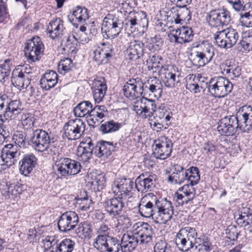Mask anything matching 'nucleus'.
Instances as JSON below:
<instances>
[{"label": "nucleus", "instance_id": "nucleus-26", "mask_svg": "<svg viewBox=\"0 0 252 252\" xmlns=\"http://www.w3.org/2000/svg\"><path fill=\"white\" fill-rule=\"evenodd\" d=\"M162 69L164 71L162 81L166 87L172 88L180 82V74L178 67L173 65H168Z\"/></svg>", "mask_w": 252, "mask_h": 252}, {"label": "nucleus", "instance_id": "nucleus-27", "mask_svg": "<svg viewBox=\"0 0 252 252\" xmlns=\"http://www.w3.org/2000/svg\"><path fill=\"white\" fill-rule=\"evenodd\" d=\"M204 78H202L199 74L197 77L193 74L188 75L186 80L187 89L194 93H197L201 91H204L206 88L208 89L209 82L204 83Z\"/></svg>", "mask_w": 252, "mask_h": 252}, {"label": "nucleus", "instance_id": "nucleus-4", "mask_svg": "<svg viewBox=\"0 0 252 252\" xmlns=\"http://www.w3.org/2000/svg\"><path fill=\"white\" fill-rule=\"evenodd\" d=\"M197 232L194 227L186 226L181 229L176 236L175 242L180 251L187 252L191 250L196 240Z\"/></svg>", "mask_w": 252, "mask_h": 252}, {"label": "nucleus", "instance_id": "nucleus-3", "mask_svg": "<svg viewBox=\"0 0 252 252\" xmlns=\"http://www.w3.org/2000/svg\"><path fill=\"white\" fill-rule=\"evenodd\" d=\"M214 51L212 44L203 42L195 47V50L190 55L189 60L198 67L204 66L212 60Z\"/></svg>", "mask_w": 252, "mask_h": 252}, {"label": "nucleus", "instance_id": "nucleus-60", "mask_svg": "<svg viewBox=\"0 0 252 252\" xmlns=\"http://www.w3.org/2000/svg\"><path fill=\"white\" fill-rule=\"evenodd\" d=\"M226 32H228L227 37L228 38L227 42L229 44V48L235 45L239 38L238 32L232 28H227L225 29Z\"/></svg>", "mask_w": 252, "mask_h": 252}, {"label": "nucleus", "instance_id": "nucleus-53", "mask_svg": "<svg viewBox=\"0 0 252 252\" xmlns=\"http://www.w3.org/2000/svg\"><path fill=\"white\" fill-rule=\"evenodd\" d=\"M240 44L245 50H252V29L244 33Z\"/></svg>", "mask_w": 252, "mask_h": 252}, {"label": "nucleus", "instance_id": "nucleus-15", "mask_svg": "<svg viewBox=\"0 0 252 252\" xmlns=\"http://www.w3.org/2000/svg\"><path fill=\"white\" fill-rule=\"evenodd\" d=\"M159 198L153 193H149L143 196L138 204L139 214L145 218L151 217L153 219Z\"/></svg>", "mask_w": 252, "mask_h": 252}, {"label": "nucleus", "instance_id": "nucleus-21", "mask_svg": "<svg viewBox=\"0 0 252 252\" xmlns=\"http://www.w3.org/2000/svg\"><path fill=\"white\" fill-rule=\"evenodd\" d=\"M94 247L102 252H119L120 250V243L116 237H108L105 238L101 237L98 241L94 242Z\"/></svg>", "mask_w": 252, "mask_h": 252}, {"label": "nucleus", "instance_id": "nucleus-30", "mask_svg": "<svg viewBox=\"0 0 252 252\" xmlns=\"http://www.w3.org/2000/svg\"><path fill=\"white\" fill-rule=\"evenodd\" d=\"M133 231L140 244H147L152 240L153 229L148 223H143Z\"/></svg>", "mask_w": 252, "mask_h": 252}, {"label": "nucleus", "instance_id": "nucleus-59", "mask_svg": "<svg viewBox=\"0 0 252 252\" xmlns=\"http://www.w3.org/2000/svg\"><path fill=\"white\" fill-rule=\"evenodd\" d=\"M12 61L11 60H5L4 63L0 65V75L2 80H5L10 74Z\"/></svg>", "mask_w": 252, "mask_h": 252}, {"label": "nucleus", "instance_id": "nucleus-50", "mask_svg": "<svg viewBox=\"0 0 252 252\" xmlns=\"http://www.w3.org/2000/svg\"><path fill=\"white\" fill-rule=\"evenodd\" d=\"M76 203L79 205L78 208L82 211H86L89 209L92 202L89 199L87 192L85 190L81 191L79 195L75 197Z\"/></svg>", "mask_w": 252, "mask_h": 252}, {"label": "nucleus", "instance_id": "nucleus-13", "mask_svg": "<svg viewBox=\"0 0 252 252\" xmlns=\"http://www.w3.org/2000/svg\"><path fill=\"white\" fill-rule=\"evenodd\" d=\"M85 126V123L82 119H71L63 126L64 136L69 140L78 139L84 134Z\"/></svg>", "mask_w": 252, "mask_h": 252}, {"label": "nucleus", "instance_id": "nucleus-33", "mask_svg": "<svg viewBox=\"0 0 252 252\" xmlns=\"http://www.w3.org/2000/svg\"><path fill=\"white\" fill-rule=\"evenodd\" d=\"M117 145L111 142L98 141L94 146V155L98 158H105L115 151Z\"/></svg>", "mask_w": 252, "mask_h": 252}, {"label": "nucleus", "instance_id": "nucleus-62", "mask_svg": "<svg viewBox=\"0 0 252 252\" xmlns=\"http://www.w3.org/2000/svg\"><path fill=\"white\" fill-rule=\"evenodd\" d=\"M77 230L78 234L83 235L85 237H91L92 233L91 224L86 221L81 222L79 224Z\"/></svg>", "mask_w": 252, "mask_h": 252}, {"label": "nucleus", "instance_id": "nucleus-49", "mask_svg": "<svg viewBox=\"0 0 252 252\" xmlns=\"http://www.w3.org/2000/svg\"><path fill=\"white\" fill-rule=\"evenodd\" d=\"M225 29L220 31H218L214 35L215 43L219 47L225 49L229 48V44L227 42L228 38Z\"/></svg>", "mask_w": 252, "mask_h": 252}, {"label": "nucleus", "instance_id": "nucleus-6", "mask_svg": "<svg viewBox=\"0 0 252 252\" xmlns=\"http://www.w3.org/2000/svg\"><path fill=\"white\" fill-rule=\"evenodd\" d=\"M233 88V85L227 78L218 76L210 79L208 91L213 96L221 98L231 93Z\"/></svg>", "mask_w": 252, "mask_h": 252}, {"label": "nucleus", "instance_id": "nucleus-57", "mask_svg": "<svg viewBox=\"0 0 252 252\" xmlns=\"http://www.w3.org/2000/svg\"><path fill=\"white\" fill-rule=\"evenodd\" d=\"M73 66L72 61L68 58L61 60L58 64V69L61 74H65L70 71Z\"/></svg>", "mask_w": 252, "mask_h": 252}, {"label": "nucleus", "instance_id": "nucleus-7", "mask_svg": "<svg viewBox=\"0 0 252 252\" xmlns=\"http://www.w3.org/2000/svg\"><path fill=\"white\" fill-rule=\"evenodd\" d=\"M123 24L118 16L113 14H107L103 19L101 26L103 37L108 39L117 37L121 32Z\"/></svg>", "mask_w": 252, "mask_h": 252}, {"label": "nucleus", "instance_id": "nucleus-36", "mask_svg": "<svg viewBox=\"0 0 252 252\" xmlns=\"http://www.w3.org/2000/svg\"><path fill=\"white\" fill-rule=\"evenodd\" d=\"M8 104L4 109V118L6 120L12 119L21 113L23 108L19 100H11L9 97Z\"/></svg>", "mask_w": 252, "mask_h": 252}, {"label": "nucleus", "instance_id": "nucleus-9", "mask_svg": "<svg viewBox=\"0 0 252 252\" xmlns=\"http://www.w3.org/2000/svg\"><path fill=\"white\" fill-rule=\"evenodd\" d=\"M55 236H48L44 240V252H72L75 243L70 239L65 238L58 244Z\"/></svg>", "mask_w": 252, "mask_h": 252}, {"label": "nucleus", "instance_id": "nucleus-31", "mask_svg": "<svg viewBox=\"0 0 252 252\" xmlns=\"http://www.w3.org/2000/svg\"><path fill=\"white\" fill-rule=\"evenodd\" d=\"M20 154V149L16 145L12 144H6L1 151V158L4 162L1 165L10 166L13 163L11 159L18 158Z\"/></svg>", "mask_w": 252, "mask_h": 252}, {"label": "nucleus", "instance_id": "nucleus-16", "mask_svg": "<svg viewBox=\"0 0 252 252\" xmlns=\"http://www.w3.org/2000/svg\"><path fill=\"white\" fill-rule=\"evenodd\" d=\"M236 121L238 128L242 131L249 130L252 128V107L244 105L240 107L237 111L236 116H233Z\"/></svg>", "mask_w": 252, "mask_h": 252}, {"label": "nucleus", "instance_id": "nucleus-37", "mask_svg": "<svg viewBox=\"0 0 252 252\" xmlns=\"http://www.w3.org/2000/svg\"><path fill=\"white\" fill-rule=\"evenodd\" d=\"M31 76H25L19 68L16 67L12 72L11 81L12 84L18 88H26L30 83Z\"/></svg>", "mask_w": 252, "mask_h": 252}, {"label": "nucleus", "instance_id": "nucleus-19", "mask_svg": "<svg viewBox=\"0 0 252 252\" xmlns=\"http://www.w3.org/2000/svg\"><path fill=\"white\" fill-rule=\"evenodd\" d=\"M78 214L74 211H67L62 214L58 221L59 230L66 232L73 230L79 223Z\"/></svg>", "mask_w": 252, "mask_h": 252}, {"label": "nucleus", "instance_id": "nucleus-51", "mask_svg": "<svg viewBox=\"0 0 252 252\" xmlns=\"http://www.w3.org/2000/svg\"><path fill=\"white\" fill-rule=\"evenodd\" d=\"M147 45L146 48L149 51L158 50L163 44V40L159 35H155L148 38L147 39Z\"/></svg>", "mask_w": 252, "mask_h": 252}, {"label": "nucleus", "instance_id": "nucleus-14", "mask_svg": "<svg viewBox=\"0 0 252 252\" xmlns=\"http://www.w3.org/2000/svg\"><path fill=\"white\" fill-rule=\"evenodd\" d=\"M153 147L154 157L164 160L170 156L173 149V143L168 137L161 136L154 140Z\"/></svg>", "mask_w": 252, "mask_h": 252}, {"label": "nucleus", "instance_id": "nucleus-35", "mask_svg": "<svg viewBox=\"0 0 252 252\" xmlns=\"http://www.w3.org/2000/svg\"><path fill=\"white\" fill-rule=\"evenodd\" d=\"M64 30L63 21L60 18H56L49 22L46 31L48 36L54 39L62 35Z\"/></svg>", "mask_w": 252, "mask_h": 252}, {"label": "nucleus", "instance_id": "nucleus-61", "mask_svg": "<svg viewBox=\"0 0 252 252\" xmlns=\"http://www.w3.org/2000/svg\"><path fill=\"white\" fill-rule=\"evenodd\" d=\"M96 231L98 235L94 239V242L98 241L99 238L101 237H104L105 238L110 237L109 235L110 228L106 224L103 223L99 224L97 227L96 228Z\"/></svg>", "mask_w": 252, "mask_h": 252}, {"label": "nucleus", "instance_id": "nucleus-24", "mask_svg": "<svg viewBox=\"0 0 252 252\" xmlns=\"http://www.w3.org/2000/svg\"><path fill=\"white\" fill-rule=\"evenodd\" d=\"M238 126L235 118L232 115L222 118L220 121L217 129L221 135L228 136L236 133L239 129Z\"/></svg>", "mask_w": 252, "mask_h": 252}, {"label": "nucleus", "instance_id": "nucleus-20", "mask_svg": "<svg viewBox=\"0 0 252 252\" xmlns=\"http://www.w3.org/2000/svg\"><path fill=\"white\" fill-rule=\"evenodd\" d=\"M105 211L112 219L120 215L124 207L123 198L120 196L107 198L103 202Z\"/></svg>", "mask_w": 252, "mask_h": 252}, {"label": "nucleus", "instance_id": "nucleus-45", "mask_svg": "<svg viewBox=\"0 0 252 252\" xmlns=\"http://www.w3.org/2000/svg\"><path fill=\"white\" fill-rule=\"evenodd\" d=\"M72 20L80 24H85L89 18V11L85 7L76 6L71 15Z\"/></svg>", "mask_w": 252, "mask_h": 252}, {"label": "nucleus", "instance_id": "nucleus-22", "mask_svg": "<svg viewBox=\"0 0 252 252\" xmlns=\"http://www.w3.org/2000/svg\"><path fill=\"white\" fill-rule=\"evenodd\" d=\"M95 61L101 64L109 63L115 56V53L113 45L109 43H102L94 52Z\"/></svg>", "mask_w": 252, "mask_h": 252}, {"label": "nucleus", "instance_id": "nucleus-58", "mask_svg": "<svg viewBox=\"0 0 252 252\" xmlns=\"http://www.w3.org/2000/svg\"><path fill=\"white\" fill-rule=\"evenodd\" d=\"M188 170L178 173L177 174H174L173 176H169L168 181L174 185H181L183 184L188 178Z\"/></svg>", "mask_w": 252, "mask_h": 252}, {"label": "nucleus", "instance_id": "nucleus-34", "mask_svg": "<svg viewBox=\"0 0 252 252\" xmlns=\"http://www.w3.org/2000/svg\"><path fill=\"white\" fill-rule=\"evenodd\" d=\"M144 83V91L149 92V95L156 98L161 96L162 93V84L157 77L150 78L147 80V84Z\"/></svg>", "mask_w": 252, "mask_h": 252}, {"label": "nucleus", "instance_id": "nucleus-23", "mask_svg": "<svg viewBox=\"0 0 252 252\" xmlns=\"http://www.w3.org/2000/svg\"><path fill=\"white\" fill-rule=\"evenodd\" d=\"M133 185L134 182L129 178H117L114 181L112 188L114 193H119V196L123 198L130 195Z\"/></svg>", "mask_w": 252, "mask_h": 252}, {"label": "nucleus", "instance_id": "nucleus-25", "mask_svg": "<svg viewBox=\"0 0 252 252\" xmlns=\"http://www.w3.org/2000/svg\"><path fill=\"white\" fill-rule=\"evenodd\" d=\"M193 36L194 33L191 28L183 26L176 30L175 34H172L169 35V37L171 42L182 44L191 41Z\"/></svg>", "mask_w": 252, "mask_h": 252}, {"label": "nucleus", "instance_id": "nucleus-48", "mask_svg": "<svg viewBox=\"0 0 252 252\" xmlns=\"http://www.w3.org/2000/svg\"><path fill=\"white\" fill-rule=\"evenodd\" d=\"M223 71L231 79L239 78L242 74V67L234 62L226 63Z\"/></svg>", "mask_w": 252, "mask_h": 252}, {"label": "nucleus", "instance_id": "nucleus-38", "mask_svg": "<svg viewBox=\"0 0 252 252\" xmlns=\"http://www.w3.org/2000/svg\"><path fill=\"white\" fill-rule=\"evenodd\" d=\"M58 80L57 73L53 70L47 71L40 80V85L43 90L48 91L54 87Z\"/></svg>", "mask_w": 252, "mask_h": 252}, {"label": "nucleus", "instance_id": "nucleus-17", "mask_svg": "<svg viewBox=\"0 0 252 252\" xmlns=\"http://www.w3.org/2000/svg\"><path fill=\"white\" fill-rule=\"evenodd\" d=\"M148 50L144 47V43L140 40H133L129 43L125 57L126 60L135 61L139 59H147Z\"/></svg>", "mask_w": 252, "mask_h": 252}, {"label": "nucleus", "instance_id": "nucleus-11", "mask_svg": "<svg viewBox=\"0 0 252 252\" xmlns=\"http://www.w3.org/2000/svg\"><path fill=\"white\" fill-rule=\"evenodd\" d=\"M206 20L212 27H222L228 25L231 20L230 11L222 7L211 10L207 15Z\"/></svg>", "mask_w": 252, "mask_h": 252}, {"label": "nucleus", "instance_id": "nucleus-43", "mask_svg": "<svg viewBox=\"0 0 252 252\" xmlns=\"http://www.w3.org/2000/svg\"><path fill=\"white\" fill-rule=\"evenodd\" d=\"M176 12L175 17L174 16V21L176 24H183L187 23L191 19V15L190 11L187 7H179V9L175 10V9L172 8V12Z\"/></svg>", "mask_w": 252, "mask_h": 252}, {"label": "nucleus", "instance_id": "nucleus-47", "mask_svg": "<svg viewBox=\"0 0 252 252\" xmlns=\"http://www.w3.org/2000/svg\"><path fill=\"white\" fill-rule=\"evenodd\" d=\"M124 125V123H119L111 120L102 124L99 130L103 134L113 133L118 131Z\"/></svg>", "mask_w": 252, "mask_h": 252}, {"label": "nucleus", "instance_id": "nucleus-2", "mask_svg": "<svg viewBox=\"0 0 252 252\" xmlns=\"http://www.w3.org/2000/svg\"><path fill=\"white\" fill-rule=\"evenodd\" d=\"M126 25L129 28L131 32L142 35L148 29V20L146 12L142 10H132L127 15Z\"/></svg>", "mask_w": 252, "mask_h": 252}, {"label": "nucleus", "instance_id": "nucleus-54", "mask_svg": "<svg viewBox=\"0 0 252 252\" xmlns=\"http://www.w3.org/2000/svg\"><path fill=\"white\" fill-rule=\"evenodd\" d=\"M240 22L242 25L247 27H252V8L248 11L247 8L240 13Z\"/></svg>", "mask_w": 252, "mask_h": 252}, {"label": "nucleus", "instance_id": "nucleus-40", "mask_svg": "<svg viewBox=\"0 0 252 252\" xmlns=\"http://www.w3.org/2000/svg\"><path fill=\"white\" fill-rule=\"evenodd\" d=\"M89 176L90 180L88 181L87 185L92 190L95 192L100 191L104 188L106 178L103 174H97L96 172H93L91 173Z\"/></svg>", "mask_w": 252, "mask_h": 252}, {"label": "nucleus", "instance_id": "nucleus-52", "mask_svg": "<svg viewBox=\"0 0 252 252\" xmlns=\"http://www.w3.org/2000/svg\"><path fill=\"white\" fill-rule=\"evenodd\" d=\"M186 170H188L187 180L192 185H197L200 179L198 168L195 166H191Z\"/></svg>", "mask_w": 252, "mask_h": 252}, {"label": "nucleus", "instance_id": "nucleus-12", "mask_svg": "<svg viewBox=\"0 0 252 252\" xmlns=\"http://www.w3.org/2000/svg\"><path fill=\"white\" fill-rule=\"evenodd\" d=\"M44 44L39 36L33 37L26 43L25 47V55L29 63L39 61L43 55Z\"/></svg>", "mask_w": 252, "mask_h": 252}, {"label": "nucleus", "instance_id": "nucleus-41", "mask_svg": "<svg viewBox=\"0 0 252 252\" xmlns=\"http://www.w3.org/2000/svg\"><path fill=\"white\" fill-rule=\"evenodd\" d=\"M94 147L91 141L87 143L84 147L80 146L77 149V156L83 163L88 162L94 155Z\"/></svg>", "mask_w": 252, "mask_h": 252}, {"label": "nucleus", "instance_id": "nucleus-29", "mask_svg": "<svg viewBox=\"0 0 252 252\" xmlns=\"http://www.w3.org/2000/svg\"><path fill=\"white\" fill-rule=\"evenodd\" d=\"M156 177L154 175H149L148 177L144 174L139 176L135 182V188L138 191L146 192L152 190L155 187Z\"/></svg>", "mask_w": 252, "mask_h": 252}, {"label": "nucleus", "instance_id": "nucleus-44", "mask_svg": "<svg viewBox=\"0 0 252 252\" xmlns=\"http://www.w3.org/2000/svg\"><path fill=\"white\" fill-rule=\"evenodd\" d=\"M148 58L147 59H143V62H146L148 65V68L149 70H153V72H156L159 68L162 67L163 66L160 63L162 58L159 55H157L153 54L152 51H147Z\"/></svg>", "mask_w": 252, "mask_h": 252}, {"label": "nucleus", "instance_id": "nucleus-28", "mask_svg": "<svg viewBox=\"0 0 252 252\" xmlns=\"http://www.w3.org/2000/svg\"><path fill=\"white\" fill-rule=\"evenodd\" d=\"M37 160L36 157L32 153L24 155L19 162L20 173L25 176H29L37 164Z\"/></svg>", "mask_w": 252, "mask_h": 252}, {"label": "nucleus", "instance_id": "nucleus-10", "mask_svg": "<svg viewBox=\"0 0 252 252\" xmlns=\"http://www.w3.org/2000/svg\"><path fill=\"white\" fill-rule=\"evenodd\" d=\"M155 210L153 220L158 224H166L174 215L172 202L166 198H159Z\"/></svg>", "mask_w": 252, "mask_h": 252}, {"label": "nucleus", "instance_id": "nucleus-63", "mask_svg": "<svg viewBox=\"0 0 252 252\" xmlns=\"http://www.w3.org/2000/svg\"><path fill=\"white\" fill-rule=\"evenodd\" d=\"M226 1L237 12H241L247 8V4H244L243 0H226Z\"/></svg>", "mask_w": 252, "mask_h": 252}, {"label": "nucleus", "instance_id": "nucleus-1", "mask_svg": "<svg viewBox=\"0 0 252 252\" xmlns=\"http://www.w3.org/2000/svg\"><path fill=\"white\" fill-rule=\"evenodd\" d=\"M134 110L138 116L144 119H151L160 120L161 122L170 121L172 115L170 109L166 106L157 108L155 100L142 97L134 102Z\"/></svg>", "mask_w": 252, "mask_h": 252}, {"label": "nucleus", "instance_id": "nucleus-64", "mask_svg": "<svg viewBox=\"0 0 252 252\" xmlns=\"http://www.w3.org/2000/svg\"><path fill=\"white\" fill-rule=\"evenodd\" d=\"M154 252H172L171 248L165 241L160 240L156 244Z\"/></svg>", "mask_w": 252, "mask_h": 252}, {"label": "nucleus", "instance_id": "nucleus-39", "mask_svg": "<svg viewBox=\"0 0 252 252\" xmlns=\"http://www.w3.org/2000/svg\"><path fill=\"white\" fill-rule=\"evenodd\" d=\"M93 97L95 103H99L102 101L107 91L105 80L101 78L94 80L93 83Z\"/></svg>", "mask_w": 252, "mask_h": 252}, {"label": "nucleus", "instance_id": "nucleus-5", "mask_svg": "<svg viewBox=\"0 0 252 252\" xmlns=\"http://www.w3.org/2000/svg\"><path fill=\"white\" fill-rule=\"evenodd\" d=\"M54 164L58 174L62 176L76 175L82 168L79 161L65 157L62 154L57 156Z\"/></svg>", "mask_w": 252, "mask_h": 252}, {"label": "nucleus", "instance_id": "nucleus-46", "mask_svg": "<svg viewBox=\"0 0 252 252\" xmlns=\"http://www.w3.org/2000/svg\"><path fill=\"white\" fill-rule=\"evenodd\" d=\"M108 112L104 106H96L94 107L90 117H87L89 121L95 124L99 122L103 118L107 116Z\"/></svg>", "mask_w": 252, "mask_h": 252}, {"label": "nucleus", "instance_id": "nucleus-32", "mask_svg": "<svg viewBox=\"0 0 252 252\" xmlns=\"http://www.w3.org/2000/svg\"><path fill=\"white\" fill-rule=\"evenodd\" d=\"M139 242L133 231L127 232L121 239L120 250L122 252H131L135 249Z\"/></svg>", "mask_w": 252, "mask_h": 252}, {"label": "nucleus", "instance_id": "nucleus-8", "mask_svg": "<svg viewBox=\"0 0 252 252\" xmlns=\"http://www.w3.org/2000/svg\"><path fill=\"white\" fill-rule=\"evenodd\" d=\"M54 138L50 137V134L42 129L33 130L28 144L38 152L47 151L51 142L54 143Z\"/></svg>", "mask_w": 252, "mask_h": 252}, {"label": "nucleus", "instance_id": "nucleus-42", "mask_svg": "<svg viewBox=\"0 0 252 252\" xmlns=\"http://www.w3.org/2000/svg\"><path fill=\"white\" fill-rule=\"evenodd\" d=\"M93 108V105L90 101H82L73 109V113L76 117H86L87 118V117H90Z\"/></svg>", "mask_w": 252, "mask_h": 252}, {"label": "nucleus", "instance_id": "nucleus-55", "mask_svg": "<svg viewBox=\"0 0 252 252\" xmlns=\"http://www.w3.org/2000/svg\"><path fill=\"white\" fill-rule=\"evenodd\" d=\"M26 136L27 134L25 132L17 131L12 136V141L17 147L25 148L27 142L26 140Z\"/></svg>", "mask_w": 252, "mask_h": 252}, {"label": "nucleus", "instance_id": "nucleus-18", "mask_svg": "<svg viewBox=\"0 0 252 252\" xmlns=\"http://www.w3.org/2000/svg\"><path fill=\"white\" fill-rule=\"evenodd\" d=\"M144 83L140 78H132L128 80L123 87L124 95L130 99L139 97L144 91Z\"/></svg>", "mask_w": 252, "mask_h": 252}, {"label": "nucleus", "instance_id": "nucleus-56", "mask_svg": "<svg viewBox=\"0 0 252 252\" xmlns=\"http://www.w3.org/2000/svg\"><path fill=\"white\" fill-rule=\"evenodd\" d=\"M194 185H192L190 183L186 184L179 188L178 191L182 192L191 201L195 197L196 194V190L193 187Z\"/></svg>", "mask_w": 252, "mask_h": 252}]
</instances>
